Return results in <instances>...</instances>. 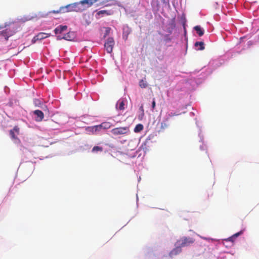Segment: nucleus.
I'll list each match as a JSON object with an SVG mask.
<instances>
[{"label":"nucleus","instance_id":"obj_1","mask_svg":"<svg viewBox=\"0 0 259 259\" xmlns=\"http://www.w3.org/2000/svg\"><path fill=\"white\" fill-rule=\"evenodd\" d=\"M194 241L195 239L192 237H183L177 241V244L180 247H184L192 244Z\"/></svg>","mask_w":259,"mask_h":259},{"label":"nucleus","instance_id":"obj_2","mask_svg":"<svg viewBox=\"0 0 259 259\" xmlns=\"http://www.w3.org/2000/svg\"><path fill=\"white\" fill-rule=\"evenodd\" d=\"M17 32V29L15 27H10L5 30L0 32V37H4L7 40L9 37Z\"/></svg>","mask_w":259,"mask_h":259},{"label":"nucleus","instance_id":"obj_3","mask_svg":"<svg viewBox=\"0 0 259 259\" xmlns=\"http://www.w3.org/2000/svg\"><path fill=\"white\" fill-rule=\"evenodd\" d=\"M129 128L127 126L116 127L111 131V133L115 136L126 134L129 132Z\"/></svg>","mask_w":259,"mask_h":259},{"label":"nucleus","instance_id":"obj_4","mask_svg":"<svg viewBox=\"0 0 259 259\" xmlns=\"http://www.w3.org/2000/svg\"><path fill=\"white\" fill-rule=\"evenodd\" d=\"M115 42L113 37H109L105 42L104 48L108 53L112 52Z\"/></svg>","mask_w":259,"mask_h":259},{"label":"nucleus","instance_id":"obj_5","mask_svg":"<svg viewBox=\"0 0 259 259\" xmlns=\"http://www.w3.org/2000/svg\"><path fill=\"white\" fill-rule=\"evenodd\" d=\"M58 39H64L67 40L71 41L74 39L75 34L73 32H68L63 35H59L57 36Z\"/></svg>","mask_w":259,"mask_h":259},{"label":"nucleus","instance_id":"obj_6","mask_svg":"<svg viewBox=\"0 0 259 259\" xmlns=\"http://www.w3.org/2000/svg\"><path fill=\"white\" fill-rule=\"evenodd\" d=\"M86 131L92 134H96L98 132L102 131L100 124L92 126H88L86 128Z\"/></svg>","mask_w":259,"mask_h":259},{"label":"nucleus","instance_id":"obj_7","mask_svg":"<svg viewBox=\"0 0 259 259\" xmlns=\"http://www.w3.org/2000/svg\"><path fill=\"white\" fill-rule=\"evenodd\" d=\"M67 26L66 25H59L54 30L55 33L56 35H63L67 31Z\"/></svg>","mask_w":259,"mask_h":259},{"label":"nucleus","instance_id":"obj_8","mask_svg":"<svg viewBox=\"0 0 259 259\" xmlns=\"http://www.w3.org/2000/svg\"><path fill=\"white\" fill-rule=\"evenodd\" d=\"M72 7H73V10H74V11L79 12H82L85 10V7L83 6L81 1L79 3H75L72 4Z\"/></svg>","mask_w":259,"mask_h":259},{"label":"nucleus","instance_id":"obj_9","mask_svg":"<svg viewBox=\"0 0 259 259\" xmlns=\"http://www.w3.org/2000/svg\"><path fill=\"white\" fill-rule=\"evenodd\" d=\"M49 36L50 35L48 33L40 32L33 38L32 41L33 43H35L37 40H41L49 37Z\"/></svg>","mask_w":259,"mask_h":259},{"label":"nucleus","instance_id":"obj_10","mask_svg":"<svg viewBox=\"0 0 259 259\" xmlns=\"http://www.w3.org/2000/svg\"><path fill=\"white\" fill-rule=\"evenodd\" d=\"M20 129L18 126H15L10 131V135L12 139H18L17 136L19 134Z\"/></svg>","mask_w":259,"mask_h":259},{"label":"nucleus","instance_id":"obj_11","mask_svg":"<svg viewBox=\"0 0 259 259\" xmlns=\"http://www.w3.org/2000/svg\"><path fill=\"white\" fill-rule=\"evenodd\" d=\"M33 114L36 115L35 120L37 122L41 121L44 117V113L39 110H36L33 111Z\"/></svg>","mask_w":259,"mask_h":259},{"label":"nucleus","instance_id":"obj_12","mask_svg":"<svg viewBox=\"0 0 259 259\" xmlns=\"http://www.w3.org/2000/svg\"><path fill=\"white\" fill-rule=\"evenodd\" d=\"M82 5L85 7V9L94 4L96 3V0H82L81 1Z\"/></svg>","mask_w":259,"mask_h":259},{"label":"nucleus","instance_id":"obj_13","mask_svg":"<svg viewBox=\"0 0 259 259\" xmlns=\"http://www.w3.org/2000/svg\"><path fill=\"white\" fill-rule=\"evenodd\" d=\"M177 246L170 251V255L171 256H172L173 255H176L182 251V247H180V246H179L177 244Z\"/></svg>","mask_w":259,"mask_h":259},{"label":"nucleus","instance_id":"obj_14","mask_svg":"<svg viewBox=\"0 0 259 259\" xmlns=\"http://www.w3.org/2000/svg\"><path fill=\"white\" fill-rule=\"evenodd\" d=\"M112 14H113V12L111 11L108 10H101L97 13V15L98 16H100V15H102V16H108Z\"/></svg>","mask_w":259,"mask_h":259},{"label":"nucleus","instance_id":"obj_15","mask_svg":"<svg viewBox=\"0 0 259 259\" xmlns=\"http://www.w3.org/2000/svg\"><path fill=\"white\" fill-rule=\"evenodd\" d=\"M124 101L123 100H119L116 104V108L120 110H123L124 109Z\"/></svg>","mask_w":259,"mask_h":259},{"label":"nucleus","instance_id":"obj_16","mask_svg":"<svg viewBox=\"0 0 259 259\" xmlns=\"http://www.w3.org/2000/svg\"><path fill=\"white\" fill-rule=\"evenodd\" d=\"M72 6V4L67 5L66 6L62 7L63 11H64V13L69 12H72L74 11V10H73V7H71Z\"/></svg>","mask_w":259,"mask_h":259},{"label":"nucleus","instance_id":"obj_17","mask_svg":"<svg viewBox=\"0 0 259 259\" xmlns=\"http://www.w3.org/2000/svg\"><path fill=\"white\" fill-rule=\"evenodd\" d=\"M100 126L101 127L102 130H107L109 129L111 127V124L110 122H104L100 124Z\"/></svg>","mask_w":259,"mask_h":259},{"label":"nucleus","instance_id":"obj_18","mask_svg":"<svg viewBox=\"0 0 259 259\" xmlns=\"http://www.w3.org/2000/svg\"><path fill=\"white\" fill-rule=\"evenodd\" d=\"M110 1V0H96V3H98L97 5L107 6L110 5L109 4H107L108 2Z\"/></svg>","mask_w":259,"mask_h":259},{"label":"nucleus","instance_id":"obj_19","mask_svg":"<svg viewBox=\"0 0 259 259\" xmlns=\"http://www.w3.org/2000/svg\"><path fill=\"white\" fill-rule=\"evenodd\" d=\"M194 29L196 31L197 33L200 36H201L203 35L204 31L201 29L200 26L197 25L195 26Z\"/></svg>","mask_w":259,"mask_h":259},{"label":"nucleus","instance_id":"obj_20","mask_svg":"<svg viewBox=\"0 0 259 259\" xmlns=\"http://www.w3.org/2000/svg\"><path fill=\"white\" fill-rule=\"evenodd\" d=\"M195 46L197 47L199 46L200 48L198 49V50H203L204 49V44L202 41H197L195 43Z\"/></svg>","mask_w":259,"mask_h":259},{"label":"nucleus","instance_id":"obj_21","mask_svg":"<svg viewBox=\"0 0 259 259\" xmlns=\"http://www.w3.org/2000/svg\"><path fill=\"white\" fill-rule=\"evenodd\" d=\"M143 129V125L142 124H137L134 128L135 133H138L142 131Z\"/></svg>","mask_w":259,"mask_h":259},{"label":"nucleus","instance_id":"obj_22","mask_svg":"<svg viewBox=\"0 0 259 259\" xmlns=\"http://www.w3.org/2000/svg\"><path fill=\"white\" fill-rule=\"evenodd\" d=\"M49 13H55V14H58V13H64V11H63V7H61L59 8L58 10H54L51 12H49Z\"/></svg>","mask_w":259,"mask_h":259},{"label":"nucleus","instance_id":"obj_23","mask_svg":"<svg viewBox=\"0 0 259 259\" xmlns=\"http://www.w3.org/2000/svg\"><path fill=\"white\" fill-rule=\"evenodd\" d=\"M103 148L100 146H95L92 150V152H97L98 151H102Z\"/></svg>","mask_w":259,"mask_h":259},{"label":"nucleus","instance_id":"obj_24","mask_svg":"<svg viewBox=\"0 0 259 259\" xmlns=\"http://www.w3.org/2000/svg\"><path fill=\"white\" fill-rule=\"evenodd\" d=\"M241 233H242V231L237 233L234 234L233 235H232L231 237H229L227 240L229 241H233V239L237 237Z\"/></svg>","mask_w":259,"mask_h":259},{"label":"nucleus","instance_id":"obj_25","mask_svg":"<svg viewBox=\"0 0 259 259\" xmlns=\"http://www.w3.org/2000/svg\"><path fill=\"white\" fill-rule=\"evenodd\" d=\"M139 85L142 88H146L147 87V84L145 81L142 79L139 82Z\"/></svg>","mask_w":259,"mask_h":259},{"label":"nucleus","instance_id":"obj_26","mask_svg":"<svg viewBox=\"0 0 259 259\" xmlns=\"http://www.w3.org/2000/svg\"><path fill=\"white\" fill-rule=\"evenodd\" d=\"M105 32L104 33V38H105L107 36H108L110 33V31L111 30V28L110 27H105Z\"/></svg>","mask_w":259,"mask_h":259},{"label":"nucleus","instance_id":"obj_27","mask_svg":"<svg viewBox=\"0 0 259 259\" xmlns=\"http://www.w3.org/2000/svg\"><path fill=\"white\" fill-rule=\"evenodd\" d=\"M33 103H34V104L35 105V106H40L41 105V101L38 100V99H35L34 100H33Z\"/></svg>","mask_w":259,"mask_h":259},{"label":"nucleus","instance_id":"obj_28","mask_svg":"<svg viewBox=\"0 0 259 259\" xmlns=\"http://www.w3.org/2000/svg\"><path fill=\"white\" fill-rule=\"evenodd\" d=\"M168 127V124L166 122H161L160 125V130H164L165 128Z\"/></svg>","mask_w":259,"mask_h":259},{"label":"nucleus","instance_id":"obj_29","mask_svg":"<svg viewBox=\"0 0 259 259\" xmlns=\"http://www.w3.org/2000/svg\"><path fill=\"white\" fill-rule=\"evenodd\" d=\"M155 106H156V102H155V99H153L152 103V108L153 109H154Z\"/></svg>","mask_w":259,"mask_h":259},{"label":"nucleus","instance_id":"obj_30","mask_svg":"<svg viewBox=\"0 0 259 259\" xmlns=\"http://www.w3.org/2000/svg\"><path fill=\"white\" fill-rule=\"evenodd\" d=\"M178 114H176V113H170V114H169V116L170 117H172V116H176V115H178Z\"/></svg>","mask_w":259,"mask_h":259},{"label":"nucleus","instance_id":"obj_31","mask_svg":"<svg viewBox=\"0 0 259 259\" xmlns=\"http://www.w3.org/2000/svg\"><path fill=\"white\" fill-rule=\"evenodd\" d=\"M140 109L141 110V111L142 112V114L144 115V109L143 106H141L140 107Z\"/></svg>","mask_w":259,"mask_h":259}]
</instances>
